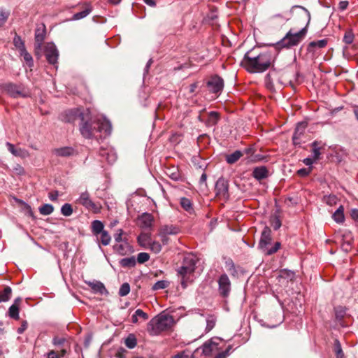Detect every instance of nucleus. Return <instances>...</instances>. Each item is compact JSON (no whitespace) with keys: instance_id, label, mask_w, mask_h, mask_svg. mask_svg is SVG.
<instances>
[{"instance_id":"obj_30","label":"nucleus","mask_w":358,"mask_h":358,"mask_svg":"<svg viewBox=\"0 0 358 358\" xmlns=\"http://www.w3.org/2000/svg\"><path fill=\"white\" fill-rule=\"evenodd\" d=\"M104 225L102 222L99 220H94L92 222V231L94 235L97 236L101 232L104 231Z\"/></svg>"},{"instance_id":"obj_40","label":"nucleus","mask_w":358,"mask_h":358,"mask_svg":"<svg viewBox=\"0 0 358 358\" xmlns=\"http://www.w3.org/2000/svg\"><path fill=\"white\" fill-rule=\"evenodd\" d=\"M92 11L91 8L87 7L80 12H78L73 15V20H78L87 16Z\"/></svg>"},{"instance_id":"obj_38","label":"nucleus","mask_w":358,"mask_h":358,"mask_svg":"<svg viewBox=\"0 0 358 358\" xmlns=\"http://www.w3.org/2000/svg\"><path fill=\"white\" fill-rule=\"evenodd\" d=\"M125 345L129 348L133 349L136 347L137 344L136 338L134 335L129 334L124 341Z\"/></svg>"},{"instance_id":"obj_48","label":"nucleus","mask_w":358,"mask_h":358,"mask_svg":"<svg viewBox=\"0 0 358 358\" xmlns=\"http://www.w3.org/2000/svg\"><path fill=\"white\" fill-rule=\"evenodd\" d=\"M130 292V285L127 282L123 283L119 289L118 294L120 296H127Z\"/></svg>"},{"instance_id":"obj_25","label":"nucleus","mask_w":358,"mask_h":358,"mask_svg":"<svg viewBox=\"0 0 358 358\" xmlns=\"http://www.w3.org/2000/svg\"><path fill=\"white\" fill-rule=\"evenodd\" d=\"M20 55L23 57V59L27 63L29 67H32L34 66V61L32 56L27 51L25 46H20Z\"/></svg>"},{"instance_id":"obj_42","label":"nucleus","mask_w":358,"mask_h":358,"mask_svg":"<svg viewBox=\"0 0 358 358\" xmlns=\"http://www.w3.org/2000/svg\"><path fill=\"white\" fill-rule=\"evenodd\" d=\"M336 319L341 321L346 314V308L343 306H338L334 308Z\"/></svg>"},{"instance_id":"obj_50","label":"nucleus","mask_w":358,"mask_h":358,"mask_svg":"<svg viewBox=\"0 0 358 358\" xmlns=\"http://www.w3.org/2000/svg\"><path fill=\"white\" fill-rule=\"evenodd\" d=\"M136 259L138 264H144L150 259V255L147 252H140Z\"/></svg>"},{"instance_id":"obj_61","label":"nucleus","mask_w":358,"mask_h":358,"mask_svg":"<svg viewBox=\"0 0 358 358\" xmlns=\"http://www.w3.org/2000/svg\"><path fill=\"white\" fill-rule=\"evenodd\" d=\"M27 327V323L26 321L23 322L21 324V326L17 329V332L19 334H23V332L25 331V329Z\"/></svg>"},{"instance_id":"obj_49","label":"nucleus","mask_w":358,"mask_h":358,"mask_svg":"<svg viewBox=\"0 0 358 358\" xmlns=\"http://www.w3.org/2000/svg\"><path fill=\"white\" fill-rule=\"evenodd\" d=\"M354 39V34L352 33L351 29H348L345 31V34L343 36V41L346 44H350L352 43Z\"/></svg>"},{"instance_id":"obj_37","label":"nucleus","mask_w":358,"mask_h":358,"mask_svg":"<svg viewBox=\"0 0 358 358\" xmlns=\"http://www.w3.org/2000/svg\"><path fill=\"white\" fill-rule=\"evenodd\" d=\"M53 206L49 203L43 204L39 208V212L43 215H49L53 212Z\"/></svg>"},{"instance_id":"obj_33","label":"nucleus","mask_w":358,"mask_h":358,"mask_svg":"<svg viewBox=\"0 0 358 358\" xmlns=\"http://www.w3.org/2000/svg\"><path fill=\"white\" fill-rule=\"evenodd\" d=\"M217 344L213 342V341H209L203 343L201 346L202 353L207 356L210 355L213 350V346L217 345Z\"/></svg>"},{"instance_id":"obj_44","label":"nucleus","mask_w":358,"mask_h":358,"mask_svg":"<svg viewBox=\"0 0 358 358\" xmlns=\"http://www.w3.org/2000/svg\"><path fill=\"white\" fill-rule=\"evenodd\" d=\"M313 148V158L316 161L319 159L321 152L320 148L318 146L317 141H314L311 143Z\"/></svg>"},{"instance_id":"obj_3","label":"nucleus","mask_w":358,"mask_h":358,"mask_svg":"<svg viewBox=\"0 0 358 358\" xmlns=\"http://www.w3.org/2000/svg\"><path fill=\"white\" fill-rule=\"evenodd\" d=\"M296 8L301 9L305 15L307 20L306 27L299 31L291 29L282 40L275 43H262V45H297L304 39L307 34V26L310 20V13L306 8L297 5L293 6L291 11Z\"/></svg>"},{"instance_id":"obj_10","label":"nucleus","mask_w":358,"mask_h":358,"mask_svg":"<svg viewBox=\"0 0 358 358\" xmlns=\"http://www.w3.org/2000/svg\"><path fill=\"white\" fill-rule=\"evenodd\" d=\"M218 292L220 295L223 298H227L229 296L231 289V281L226 273L222 274L218 280Z\"/></svg>"},{"instance_id":"obj_24","label":"nucleus","mask_w":358,"mask_h":358,"mask_svg":"<svg viewBox=\"0 0 358 358\" xmlns=\"http://www.w3.org/2000/svg\"><path fill=\"white\" fill-rule=\"evenodd\" d=\"M8 151L15 157H24L27 155V151L22 148H17L15 145L9 142L6 143Z\"/></svg>"},{"instance_id":"obj_41","label":"nucleus","mask_w":358,"mask_h":358,"mask_svg":"<svg viewBox=\"0 0 358 358\" xmlns=\"http://www.w3.org/2000/svg\"><path fill=\"white\" fill-rule=\"evenodd\" d=\"M323 201L330 206L337 203L338 197L334 194L325 195L323 197Z\"/></svg>"},{"instance_id":"obj_5","label":"nucleus","mask_w":358,"mask_h":358,"mask_svg":"<svg viewBox=\"0 0 358 358\" xmlns=\"http://www.w3.org/2000/svg\"><path fill=\"white\" fill-rule=\"evenodd\" d=\"M196 260L192 255H187L183 258L182 265L177 269V273L181 278V285L186 288L189 282L192 281V277L196 268Z\"/></svg>"},{"instance_id":"obj_11","label":"nucleus","mask_w":358,"mask_h":358,"mask_svg":"<svg viewBox=\"0 0 358 358\" xmlns=\"http://www.w3.org/2000/svg\"><path fill=\"white\" fill-rule=\"evenodd\" d=\"M215 191L217 196L228 200L229 199V181L223 177L220 178L215 183Z\"/></svg>"},{"instance_id":"obj_58","label":"nucleus","mask_w":358,"mask_h":358,"mask_svg":"<svg viewBox=\"0 0 358 358\" xmlns=\"http://www.w3.org/2000/svg\"><path fill=\"white\" fill-rule=\"evenodd\" d=\"M65 341L64 338L55 337L52 343L55 345H62L64 343Z\"/></svg>"},{"instance_id":"obj_55","label":"nucleus","mask_w":358,"mask_h":358,"mask_svg":"<svg viewBox=\"0 0 358 358\" xmlns=\"http://www.w3.org/2000/svg\"><path fill=\"white\" fill-rule=\"evenodd\" d=\"M122 234H123L122 229H119L117 231V233L114 235V239H115V243H120V242L125 241L122 238Z\"/></svg>"},{"instance_id":"obj_34","label":"nucleus","mask_w":358,"mask_h":358,"mask_svg":"<svg viewBox=\"0 0 358 358\" xmlns=\"http://www.w3.org/2000/svg\"><path fill=\"white\" fill-rule=\"evenodd\" d=\"M12 289L7 286L2 291H0V302L8 301L11 296Z\"/></svg>"},{"instance_id":"obj_43","label":"nucleus","mask_w":358,"mask_h":358,"mask_svg":"<svg viewBox=\"0 0 358 358\" xmlns=\"http://www.w3.org/2000/svg\"><path fill=\"white\" fill-rule=\"evenodd\" d=\"M162 248V245L160 244V243L159 241L152 240L150 245H149L148 249L150 250L152 252H153L155 254H158L161 252Z\"/></svg>"},{"instance_id":"obj_21","label":"nucleus","mask_w":358,"mask_h":358,"mask_svg":"<svg viewBox=\"0 0 358 358\" xmlns=\"http://www.w3.org/2000/svg\"><path fill=\"white\" fill-rule=\"evenodd\" d=\"M268 176V171L266 166L255 167L252 171V176L257 180L265 179Z\"/></svg>"},{"instance_id":"obj_28","label":"nucleus","mask_w":358,"mask_h":358,"mask_svg":"<svg viewBox=\"0 0 358 358\" xmlns=\"http://www.w3.org/2000/svg\"><path fill=\"white\" fill-rule=\"evenodd\" d=\"M220 119L219 113L215 111H211L209 113L206 124L208 127L215 126Z\"/></svg>"},{"instance_id":"obj_57","label":"nucleus","mask_w":358,"mask_h":358,"mask_svg":"<svg viewBox=\"0 0 358 358\" xmlns=\"http://www.w3.org/2000/svg\"><path fill=\"white\" fill-rule=\"evenodd\" d=\"M58 196H59V192L58 191L55 190V191H53V192H51L48 194V197L49 199L52 201H55L57 200L58 199Z\"/></svg>"},{"instance_id":"obj_1","label":"nucleus","mask_w":358,"mask_h":358,"mask_svg":"<svg viewBox=\"0 0 358 358\" xmlns=\"http://www.w3.org/2000/svg\"><path fill=\"white\" fill-rule=\"evenodd\" d=\"M80 132L87 139H99L109 136L112 131V125L105 117H92L87 110V115L82 117L80 123Z\"/></svg>"},{"instance_id":"obj_59","label":"nucleus","mask_w":358,"mask_h":358,"mask_svg":"<svg viewBox=\"0 0 358 358\" xmlns=\"http://www.w3.org/2000/svg\"><path fill=\"white\" fill-rule=\"evenodd\" d=\"M349 3L348 1H341L338 3V9L341 11H343L347 9Z\"/></svg>"},{"instance_id":"obj_64","label":"nucleus","mask_w":358,"mask_h":358,"mask_svg":"<svg viewBox=\"0 0 358 358\" xmlns=\"http://www.w3.org/2000/svg\"><path fill=\"white\" fill-rule=\"evenodd\" d=\"M47 358H60V356L54 350H50L47 354Z\"/></svg>"},{"instance_id":"obj_26","label":"nucleus","mask_w":358,"mask_h":358,"mask_svg":"<svg viewBox=\"0 0 358 358\" xmlns=\"http://www.w3.org/2000/svg\"><path fill=\"white\" fill-rule=\"evenodd\" d=\"M136 264V259L134 256L123 258L120 260V265L124 268H133Z\"/></svg>"},{"instance_id":"obj_62","label":"nucleus","mask_w":358,"mask_h":358,"mask_svg":"<svg viewBox=\"0 0 358 358\" xmlns=\"http://www.w3.org/2000/svg\"><path fill=\"white\" fill-rule=\"evenodd\" d=\"M15 201L20 203V204H22V205H24L25 206V208L30 213H31V206L27 204V203H25L24 201L21 200V199H15Z\"/></svg>"},{"instance_id":"obj_54","label":"nucleus","mask_w":358,"mask_h":358,"mask_svg":"<svg viewBox=\"0 0 358 358\" xmlns=\"http://www.w3.org/2000/svg\"><path fill=\"white\" fill-rule=\"evenodd\" d=\"M312 167L300 169L297 171V174L300 176L305 177L310 173Z\"/></svg>"},{"instance_id":"obj_17","label":"nucleus","mask_w":358,"mask_h":358,"mask_svg":"<svg viewBox=\"0 0 358 358\" xmlns=\"http://www.w3.org/2000/svg\"><path fill=\"white\" fill-rule=\"evenodd\" d=\"M86 283L91 287L93 292L95 294H99L105 296H107L109 294L103 283L100 281H89Z\"/></svg>"},{"instance_id":"obj_22","label":"nucleus","mask_w":358,"mask_h":358,"mask_svg":"<svg viewBox=\"0 0 358 358\" xmlns=\"http://www.w3.org/2000/svg\"><path fill=\"white\" fill-rule=\"evenodd\" d=\"M152 240L151 234L148 233H141L137 237L138 243L144 249L148 248Z\"/></svg>"},{"instance_id":"obj_23","label":"nucleus","mask_w":358,"mask_h":358,"mask_svg":"<svg viewBox=\"0 0 358 358\" xmlns=\"http://www.w3.org/2000/svg\"><path fill=\"white\" fill-rule=\"evenodd\" d=\"M179 231V229L174 225H164L160 228L159 236L176 235Z\"/></svg>"},{"instance_id":"obj_51","label":"nucleus","mask_w":358,"mask_h":358,"mask_svg":"<svg viewBox=\"0 0 358 358\" xmlns=\"http://www.w3.org/2000/svg\"><path fill=\"white\" fill-rule=\"evenodd\" d=\"M169 282L166 280H158L152 286L154 290L163 289L167 287Z\"/></svg>"},{"instance_id":"obj_47","label":"nucleus","mask_w":358,"mask_h":358,"mask_svg":"<svg viewBox=\"0 0 358 358\" xmlns=\"http://www.w3.org/2000/svg\"><path fill=\"white\" fill-rule=\"evenodd\" d=\"M100 234V241L103 245H109L111 238L109 234L104 231L101 232Z\"/></svg>"},{"instance_id":"obj_56","label":"nucleus","mask_w":358,"mask_h":358,"mask_svg":"<svg viewBox=\"0 0 358 358\" xmlns=\"http://www.w3.org/2000/svg\"><path fill=\"white\" fill-rule=\"evenodd\" d=\"M135 315L138 317H141L143 320H146L148 319V315L141 309H137L134 312Z\"/></svg>"},{"instance_id":"obj_27","label":"nucleus","mask_w":358,"mask_h":358,"mask_svg":"<svg viewBox=\"0 0 358 358\" xmlns=\"http://www.w3.org/2000/svg\"><path fill=\"white\" fill-rule=\"evenodd\" d=\"M224 265L227 272L232 276H236L238 274L235 264L230 258L225 259Z\"/></svg>"},{"instance_id":"obj_13","label":"nucleus","mask_w":358,"mask_h":358,"mask_svg":"<svg viewBox=\"0 0 358 358\" xmlns=\"http://www.w3.org/2000/svg\"><path fill=\"white\" fill-rule=\"evenodd\" d=\"M87 115V112H82L80 108H73L65 110L62 114V120L66 122H73L76 120L79 119L82 121V117Z\"/></svg>"},{"instance_id":"obj_63","label":"nucleus","mask_w":358,"mask_h":358,"mask_svg":"<svg viewBox=\"0 0 358 358\" xmlns=\"http://www.w3.org/2000/svg\"><path fill=\"white\" fill-rule=\"evenodd\" d=\"M315 160L313 158L306 157L303 160V162L305 165L311 167L312 164L314 163Z\"/></svg>"},{"instance_id":"obj_15","label":"nucleus","mask_w":358,"mask_h":358,"mask_svg":"<svg viewBox=\"0 0 358 358\" xmlns=\"http://www.w3.org/2000/svg\"><path fill=\"white\" fill-rule=\"evenodd\" d=\"M99 155L101 158L107 161L108 164H113L117 159V155L113 148L107 146L101 147L99 150Z\"/></svg>"},{"instance_id":"obj_7","label":"nucleus","mask_w":358,"mask_h":358,"mask_svg":"<svg viewBox=\"0 0 358 358\" xmlns=\"http://www.w3.org/2000/svg\"><path fill=\"white\" fill-rule=\"evenodd\" d=\"M4 90L13 98H26L30 96V91L24 85L8 83L4 86Z\"/></svg>"},{"instance_id":"obj_46","label":"nucleus","mask_w":358,"mask_h":358,"mask_svg":"<svg viewBox=\"0 0 358 358\" xmlns=\"http://www.w3.org/2000/svg\"><path fill=\"white\" fill-rule=\"evenodd\" d=\"M294 275H295V273L294 271L287 270V269H284L280 271V274L279 275V277L282 278L292 280L293 278H294Z\"/></svg>"},{"instance_id":"obj_6","label":"nucleus","mask_w":358,"mask_h":358,"mask_svg":"<svg viewBox=\"0 0 358 358\" xmlns=\"http://www.w3.org/2000/svg\"><path fill=\"white\" fill-rule=\"evenodd\" d=\"M271 230L266 226L262 231L260 240L259 242L258 248L266 255H272L275 254L281 247V243L278 241L275 242L273 246L269 248L268 245L271 243Z\"/></svg>"},{"instance_id":"obj_32","label":"nucleus","mask_w":358,"mask_h":358,"mask_svg":"<svg viewBox=\"0 0 358 358\" xmlns=\"http://www.w3.org/2000/svg\"><path fill=\"white\" fill-rule=\"evenodd\" d=\"M332 217L337 223H343L344 222L345 216L343 206H340L339 208L334 213Z\"/></svg>"},{"instance_id":"obj_31","label":"nucleus","mask_w":358,"mask_h":358,"mask_svg":"<svg viewBox=\"0 0 358 358\" xmlns=\"http://www.w3.org/2000/svg\"><path fill=\"white\" fill-rule=\"evenodd\" d=\"M242 156L243 154L240 150H236L233 153L227 155L226 161L229 164H233L236 163Z\"/></svg>"},{"instance_id":"obj_12","label":"nucleus","mask_w":358,"mask_h":358,"mask_svg":"<svg viewBox=\"0 0 358 358\" xmlns=\"http://www.w3.org/2000/svg\"><path fill=\"white\" fill-rule=\"evenodd\" d=\"M41 50L43 48L44 54L48 62L55 66L57 69V60L59 57V51L57 46H38Z\"/></svg>"},{"instance_id":"obj_29","label":"nucleus","mask_w":358,"mask_h":358,"mask_svg":"<svg viewBox=\"0 0 358 358\" xmlns=\"http://www.w3.org/2000/svg\"><path fill=\"white\" fill-rule=\"evenodd\" d=\"M166 174L174 181H178L180 179V173L177 167L172 166L168 168L166 171Z\"/></svg>"},{"instance_id":"obj_8","label":"nucleus","mask_w":358,"mask_h":358,"mask_svg":"<svg viewBox=\"0 0 358 358\" xmlns=\"http://www.w3.org/2000/svg\"><path fill=\"white\" fill-rule=\"evenodd\" d=\"M206 87L210 93H213L217 96L223 90L224 80L217 75L213 76L208 80Z\"/></svg>"},{"instance_id":"obj_16","label":"nucleus","mask_w":358,"mask_h":358,"mask_svg":"<svg viewBox=\"0 0 358 358\" xmlns=\"http://www.w3.org/2000/svg\"><path fill=\"white\" fill-rule=\"evenodd\" d=\"M113 250L115 252L122 256L133 252V248L127 241L115 243L113 245Z\"/></svg>"},{"instance_id":"obj_18","label":"nucleus","mask_w":358,"mask_h":358,"mask_svg":"<svg viewBox=\"0 0 358 358\" xmlns=\"http://www.w3.org/2000/svg\"><path fill=\"white\" fill-rule=\"evenodd\" d=\"M46 27L42 23L37 25L35 29V40L36 45H42L46 36Z\"/></svg>"},{"instance_id":"obj_45","label":"nucleus","mask_w":358,"mask_h":358,"mask_svg":"<svg viewBox=\"0 0 358 358\" xmlns=\"http://www.w3.org/2000/svg\"><path fill=\"white\" fill-rule=\"evenodd\" d=\"M73 211L72 206L69 203H64L61 208V213L66 217L71 216Z\"/></svg>"},{"instance_id":"obj_53","label":"nucleus","mask_w":358,"mask_h":358,"mask_svg":"<svg viewBox=\"0 0 358 358\" xmlns=\"http://www.w3.org/2000/svg\"><path fill=\"white\" fill-rule=\"evenodd\" d=\"M282 224L278 217L275 216L271 220V226L274 230H278L280 228Z\"/></svg>"},{"instance_id":"obj_4","label":"nucleus","mask_w":358,"mask_h":358,"mask_svg":"<svg viewBox=\"0 0 358 358\" xmlns=\"http://www.w3.org/2000/svg\"><path fill=\"white\" fill-rule=\"evenodd\" d=\"M173 324L174 319L172 315L160 313L150 320L147 331L151 336H157L162 331L171 329Z\"/></svg>"},{"instance_id":"obj_60","label":"nucleus","mask_w":358,"mask_h":358,"mask_svg":"<svg viewBox=\"0 0 358 358\" xmlns=\"http://www.w3.org/2000/svg\"><path fill=\"white\" fill-rule=\"evenodd\" d=\"M350 215L355 221L358 222V209H357V208L352 209L351 212H350Z\"/></svg>"},{"instance_id":"obj_14","label":"nucleus","mask_w":358,"mask_h":358,"mask_svg":"<svg viewBox=\"0 0 358 358\" xmlns=\"http://www.w3.org/2000/svg\"><path fill=\"white\" fill-rule=\"evenodd\" d=\"M306 126L307 124L303 122H299L296 124L292 136V142L295 146L300 147L302 143H305V141L303 139V136H304Z\"/></svg>"},{"instance_id":"obj_52","label":"nucleus","mask_w":358,"mask_h":358,"mask_svg":"<svg viewBox=\"0 0 358 358\" xmlns=\"http://www.w3.org/2000/svg\"><path fill=\"white\" fill-rule=\"evenodd\" d=\"M9 13L3 9H0V27H3L7 21Z\"/></svg>"},{"instance_id":"obj_9","label":"nucleus","mask_w":358,"mask_h":358,"mask_svg":"<svg viewBox=\"0 0 358 358\" xmlns=\"http://www.w3.org/2000/svg\"><path fill=\"white\" fill-rule=\"evenodd\" d=\"M78 203L83 206L87 210H91L94 213H99L101 208V206L99 203H94L92 201L90 196V194L87 192H85L80 194Z\"/></svg>"},{"instance_id":"obj_35","label":"nucleus","mask_w":358,"mask_h":358,"mask_svg":"<svg viewBox=\"0 0 358 358\" xmlns=\"http://www.w3.org/2000/svg\"><path fill=\"white\" fill-rule=\"evenodd\" d=\"M334 351L336 354V358H345L344 353L342 350L341 344L338 339L334 341Z\"/></svg>"},{"instance_id":"obj_2","label":"nucleus","mask_w":358,"mask_h":358,"mask_svg":"<svg viewBox=\"0 0 358 358\" xmlns=\"http://www.w3.org/2000/svg\"><path fill=\"white\" fill-rule=\"evenodd\" d=\"M248 51L244 56V62L246 70L252 73H263L268 69L273 64L279 52V48L274 46L273 50H267L258 54H254L255 48Z\"/></svg>"},{"instance_id":"obj_19","label":"nucleus","mask_w":358,"mask_h":358,"mask_svg":"<svg viewBox=\"0 0 358 358\" xmlns=\"http://www.w3.org/2000/svg\"><path fill=\"white\" fill-rule=\"evenodd\" d=\"M153 217L150 213H143L138 219V224L141 228L150 229L152 225Z\"/></svg>"},{"instance_id":"obj_39","label":"nucleus","mask_w":358,"mask_h":358,"mask_svg":"<svg viewBox=\"0 0 358 358\" xmlns=\"http://www.w3.org/2000/svg\"><path fill=\"white\" fill-rule=\"evenodd\" d=\"M8 315L10 317L18 320L19 319V307L18 305L13 304L8 309Z\"/></svg>"},{"instance_id":"obj_36","label":"nucleus","mask_w":358,"mask_h":358,"mask_svg":"<svg viewBox=\"0 0 358 358\" xmlns=\"http://www.w3.org/2000/svg\"><path fill=\"white\" fill-rule=\"evenodd\" d=\"M180 205L182 208L188 213L193 211L192 203L191 201L186 198L182 197L180 199Z\"/></svg>"},{"instance_id":"obj_20","label":"nucleus","mask_w":358,"mask_h":358,"mask_svg":"<svg viewBox=\"0 0 358 358\" xmlns=\"http://www.w3.org/2000/svg\"><path fill=\"white\" fill-rule=\"evenodd\" d=\"M53 153L58 157H69L74 155L76 150L72 147L66 146L55 149Z\"/></svg>"}]
</instances>
